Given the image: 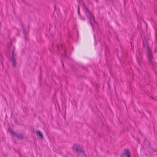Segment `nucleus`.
I'll return each instance as SVG.
<instances>
[{
  "instance_id": "obj_9",
  "label": "nucleus",
  "mask_w": 157,
  "mask_h": 157,
  "mask_svg": "<svg viewBox=\"0 0 157 157\" xmlns=\"http://www.w3.org/2000/svg\"><path fill=\"white\" fill-rule=\"evenodd\" d=\"M16 136L17 137V138L20 139H21L23 138V136L22 135L19 133H16V134H15V137Z\"/></svg>"
},
{
  "instance_id": "obj_6",
  "label": "nucleus",
  "mask_w": 157,
  "mask_h": 157,
  "mask_svg": "<svg viewBox=\"0 0 157 157\" xmlns=\"http://www.w3.org/2000/svg\"><path fill=\"white\" fill-rule=\"evenodd\" d=\"M60 48L62 50V52H60L61 54L63 56L65 57H67V56L66 55V50L63 44H61L60 45Z\"/></svg>"
},
{
  "instance_id": "obj_5",
  "label": "nucleus",
  "mask_w": 157,
  "mask_h": 157,
  "mask_svg": "<svg viewBox=\"0 0 157 157\" xmlns=\"http://www.w3.org/2000/svg\"><path fill=\"white\" fill-rule=\"evenodd\" d=\"M123 155L124 156L126 157H131L130 152L128 149H125L124 152L123 153Z\"/></svg>"
},
{
  "instance_id": "obj_18",
  "label": "nucleus",
  "mask_w": 157,
  "mask_h": 157,
  "mask_svg": "<svg viewBox=\"0 0 157 157\" xmlns=\"http://www.w3.org/2000/svg\"><path fill=\"white\" fill-rule=\"evenodd\" d=\"M62 64H63V63Z\"/></svg>"
},
{
  "instance_id": "obj_8",
  "label": "nucleus",
  "mask_w": 157,
  "mask_h": 157,
  "mask_svg": "<svg viewBox=\"0 0 157 157\" xmlns=\"http://www.w3.org/2000/svg\"><path fill=\"white\" fill-rule=\"evenodd\" d=\"M36 134L37 136L39 137H40L41 138H43V135L42 133L39 130L36 131Z\"/></svg>"
},
{
  "instance_id": "obj_16",
  "label": "nucleus",
  "mask_w": 157,
  "mask_h": 157,
  "mask_svg": "<svg viewBox=\"0 0 157 157\" xmlns=\"http://www.w3.org/2000/svg\"><path fill=\"white\" fill-rule=\"evenodd\" d=\"M109 0L112 1V2H113L114 0Z\"/></svg>"
},
{
  "instance_id": "obj_2",
  "label": "nucleus",
  "mask_w": 157,
  "mask_h": 157,
  "mask_svg": "<svg viewBox=\"0 0 157 157\" xmlns=\"http://www.w3.org/2000/svg\"><path fill=\"white\" fill-rule=\"evenodd\" d=\"M144 47L146 49V54L147 59L150 63L153 66V68L155 69L154 68L157 67V64L154 61V58L152 55L151 51L149 48L147 44V41L146 40H143Z\"/></svg>"
},
{
  "instance_id": "obj_4",
  "label": "nucleus",
  "mask_w": 157,
  "mask_h": 157,
  "mask_svg": "<svg viewBox=\"0 0 157 157\" xmlns=\"http://www.w3.org/2000/svg\"><path fill=\"white\" fill-rule=\"evenodd\" d=\"M21 27L23 29V33L24 36L25 38V40H27V39L28 38V37H29L28 33H27V32L26 31L24 28V25H23V24H21Z\"/></svg>"
},
{
  "instance_id": "obj_17",
  "label": "nucleus",
  "mask_w": 157,
  "mask_h": 157,
  "mask_svg": "<svg viewBox=\"0 0 157 157\" xmlns=\"http://www.w3.org/2000/svg\"><path fill=\"white\" fill-rule=\"evenodd\" d=\"M15 122H17V120H15Z\"/></svg>"
},
{
  "instance_id": "obj_11",
  "label": "nucleus",
  "mask_w": 157,
  "mask_h": 157,
  "mask_svg": "<svg viewBox=\"0 0 157 157\" xmlns=\"http://www.w3.org/2000/svg\"><path fill=\"white\" fill-rule=\"evenodd\" d=\"M141 58H139L138 57H137V60H138V63L139 64V65H140V63H141Z\"/></svg>"
},
{
  "instance_id": "obj_1",
  "label": "nucleus",
  "mask_w": 157,
  "mask_h": 157,
  "mask_svg": "<svg viewBox=\"0 0 157 157\" xmlns=\"http://www.w3.org/2000/svg\"><path fill=\"white\" fill-rule=\"evenodd\" d=\"M82 8L85 13L86 16L89 19L91 26L93 30L94 31V25H98V24L95 21V17L93 14L90 11L83 3Z\"/></svg>"
},
{
  "instance_id": "obj_15",
  "label": "nucleus",
  "mask_w": 157,
  "mask_h": 157,
  "mask_svg": "<svg viewBox=\"0 0 157 157\" xmlns=\"http://www.w3.org/2000/svg\"><path fill=\"white\" fill-rule=\"evenodd\" d=\"M57 48L58 49V50L59 51V49L58 46H57Z\"/></svg>"
},
{
  "instance_id": "obj_13",
  "label": "nucleus",
  "mask_w": 157,
  "mask_h": 157,
  "mask_svg": "<svg viewBox=\"0 0 157 157\" xmlns=\"http://www.w3.org/2000/svg\"><path fill=\"white\" fill-rule=\"evenodd\" d=\"M80 19L81 20H82L83 21H84L85 19V17H82V16L81 15V16H80Z\"/></svg>"
},
{
  "instance_id": "obj_3",
  "label": "nucleus",
  "mask_w": 157,
  "mask_h": 157,
  "mask_svg": "<svg viewBox=\"0 0 157 157\" xmlns=\"http://www.w3.org/2000/svg\"><path fill=\"white\" fill-rule=\"evenodd\" d=\"M73 149V150L75 151L76 152L79 154H81L83 155V156H85V152L84 150H82L80 147H79L78 145L74 144Z\"/></svg>"
},
{
  "instance_id": "obj_12",
  "label": "nucleus",
  "mask_w": 157,
  "mask_h": 157,
  "mask_svg": "<svg viewBox=\"0 0 157 157\" xmlns=\"http://www.w3.org/2000/svg\"><path fill=\"white\" fill-rule=\"evenodd\" d=\"M78 15H79V16H81V15L80 13V8L79 6H78Z\"/></svg>"
},
{
  "instance_id": "obj_14",
  "label": "nucleus",
  "mask_w": 157,
  "mask_h": 157,
  "mask_svg": "<svg viewBox=\"0 0 157 157\" xmlns=\"http://www.w3.org/2000/svg\"><path fill=\"white\" fill-rule=\"evenodd\" d=\"M82 0H79V2L80 3L81 2H82Z\"/></svg>"
},
{
  "instance_id": "obj_7",
  "label": "nucleus",
  "mask_w": 157,
  "mask_h": 157,
  "mask_svg": "<svg viewBox=\"0 0 157 157\" xmlns=\"http://www.w3.org/2000/svg\"><path fill=\"white\" fill-rule=\"evenodd\" d=\"M12 66L13 67H14L16 66L17 64V63L15 60V58L13 56V54L12 55Z\"/></svg>"
},
{
  "instance_id": "obj_10",
  "label": "nucleus",
  "mask_w": 157,
  "mask_h": 157,
  "mask_svg": "<svg viewBox=\"0 0 157 157\" xmlns=\"http://www.w3.org/2000/svg\"><path fill=\"white\" fill-rule=\"evenodd\" d=\"M9 132H10L11 134H13V136H14V137H15V134H16V133L13 132L12 130L10 128H9Z\"/></svg>"
},
{
  "instance_id": "obj_19",
  "label": "nucleus",
  "mask_w": 157,
  "mask_h": 157,
  "mask_svg": "<svg viewBox=\"0 0 157 157\" xmlns=\"http://www.w3.org/2000/svg\"><path fill=\"white\" fill-rule=\"evenodd\" d=\"M118 25H119V23H118Z\"/></svg>"
}]
</instances>
